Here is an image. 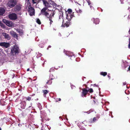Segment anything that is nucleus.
<instances>
[{
	"mask_svg": "<svg viewBox=\"0 0 130 130\" xmlns=\"http://www.w3.org/2000/svg\"><path fill=\"white\" fill-rule=\"evenodd\" d=\"M0 130H1V129L0 128Z\"/></svg>",
	"mask_w": 130,
	"mask_h": 130,
	"instance_id": "50",
	"label": "nucleus"
},
{
	"mask_svg": "<svg viewBox=\"0 0 130 130\" xmlns=\"http://www.w3.org/2000/svg\"><path fill=\"white\" fill-rule=\"evenodd\" d=\"M2 35L4 37L5 39H10V38L9 34L5 32L2 33Z\"/></svg>",
	"mask_w": 130,
	"mask_h": 130,
	"instance_id": "13",
	"label": "nucleus"
},
{
	"mask_svg": "<svg viewBox=\"0 0 130 130\" xmlns=\"http://www.w3.org/2000/svg\"><path fill=\"white\" fill-rule=\"evenodd\" d=\"M43 2H44L46 0H41Z\"/></svg>",
	"mask_w": 130,
	"mask_h": 130,
	"instance_id": "44",
	"label": "nucleus"
},
{
	"mask_svg": "<svg viewBox=\"0 0 130 130\" xmlns=\"http://www.w3.org/2000/svg\"><path fill=\"white\" fill-rule=\"evenodd\" d=\"M23 104V106H21V108L22 109H24L25 108V106H26V103L25 102H22V103L21 104V105H22V104Z\"/></svg>",
	"mask_w": 130,
	"mask_h": 130,
	"instance_id": "22",
	"label": "nucleus"
},
{
	"mask_svg": "<svg viewBox=\"0 0 130 130\" xmlns=\"http://www.w3.org/2000/svg\"><path fill=\"white\" fill-rule=\"evenodd\" d=\"M80 130H86V129L84 128H80Z\"/></svg>",
	"mask_w": 130,
	"mask_h": 130,
	"instance_id": "39",
	"label": "nucleus"
},
{
	"mask_svg": "<svg viewBox=\"0 0 130 130\" xmlns=\"http://www.w3.org/2000/svg\"><path fill=\"white\" fill-rule=\"evenodd\" d=\"M93 101L94 102V104H95V103H96V102L95 101V100H93Z\"/></svg>",
	"mask_w": 130,
	"mask_h": 130,
	"instance_id": "41",
	"label": "nucleus"
},
{
	"mask_svg": "<svg viewBox=\"0 0 130 130\" xmlns=\"http://www.w3.org/2000/svg\"><path fill=\"white\" fill-rule=\"evenodd\" d=\"M35 9L31 7L30 5L28 6V12L30 16H32L35 14Z\"/></svg>",
	"mask_w": 130,
	"mask_h": 130,
	"instance_id": "6",
	"label": "nucleus"
},
{
	"mask_svg": "<svg viewBox=\"0 0 130 130\" xmlns=\"http://www.w3.org/2000/svg\"><path fill=\"white\" fill-rule=\"evenodd\" d=\"M100 74L101 75L105 76L107 75V73L106 72H101L100 73Z\"/></svg>",
	"mask_w": 130,
	"mask_h": 130,
	"instance_id": "21",
	"label": "nucleus"
},
{
	"mask_svg": "<svg viewBox=\"0 0 130 130\" xmlns=\"http://www.w3.org/2000/svg\"><path fill=\"white\" fill-rule=\"evenodd\" d=\"M76 12L77 13H81L82 11V10H81L79 9H78V10H76Z\"/></svg>",
	"mask_w": 130,
	"mask_h": 130,
	"instance_id": "30",
	"label": "nucleus"
},
{
	"mask_svg": "<svg viewBox=\"0 0 130 130\" xmlns=\"http://www.w3.org/2000/svg\"><path fill=\"white\" fill-rule=\"evenodd\" d=\"M51 7L53 6L54 8H56V7H58L59 5H58L55 2L53 1H52L51 2Z\"/></svg>",
	"mask_w": 130,
	"mask_h": 130,
	"instance_id": "15",
	"label": "nucleus"
},
{
	"mask_svg": "<svg viewBox=\"0 0 130 130\" xmlns=\"http://www.w3.org/2000/svg\"><path fill=\"white\" fill-rule=\"evenodd\" d=\"M31 107V106H29L28 107H29H29Z\"/></svg>",
	"mask_w": 130,
	"mask_h": 130,
	"instance_id": "48",
	"label": "nucleus"
},
{
	"mask_svg": "<svg viewBox=\"0 0 130 130\" xmlns=\"http://www.w3.org/2000/svg\"><path fill=\"white\" fill-rule=\"evenodd\" d=\"M43 3L44 7L41 10L40 13L42 15L49 13L46 10L48 8L51 7V2L46 0L43 2Z\"/></svg>",
	"mask_w": 130,
	"mask_h": 130,
	"instance_id": "1",
	"label": "nucleus"
},
{
	"mask_svg": "<svg viewBox=\"0 0 130 130\" xmlns=\"http://www.w3.org/2000/svg\"><path fill=\"white\" fill-rule=\"evenodd\" d=\"M94 86H96V87H99V86L98 85H96L95 84H94Z\"/></svg>",
	"mask_w": 130,
	"mask_h": 130,
	"instance_id": "38",
	"label": "nucleus"
},
{
	"mask_svg": "<svg viewBox=\"0 0 130 130\" xmlns=\"http://www.w3.org/2000/svg\"><path fill=\"white\" fill-rule=\"evenodd\" d=\"M67 12L68 13L67 15L66 18L69 21V20H70L73 17V15L71 14L72 12V10L71 9H69L68 10Z\"/></svg>",
	"mask_w": 130,
	"mask_h": 130,
	"instance_id": "7",
	"label": "nucleus"
},
{
	"mask_svg": "<svg viewBox=\"0 0 130 130\" xmlns=\"http://www.w3.org/2000/svg\"><path fill=\"white\" fill-rule=\"evenodd\" d=\"M86 88H83L82 89V93L81 96L82 97H86V95L88 92V91Z\"/></svg>",
	"mask_w": 130,
	"mask_h": 130,
	"instance_id": "9",
	"label": "nucleus"
},
{
	"mask_svg": "<svg viewBox=\"0 0 130 130\" xmlns=\"http://www.w3.org/2000/svg\"><path fill=\"white\" fill-rule=\"evenodd\" d=\"M10 45V44L7 42H2L0 43V46L4 47L6 48H8Z\"/></svg>",
	"mask_w": 130,
	"mask_h": 130,
	"instance_id": "10",
	"label": "nucleus"
},
{
	"mask_svg": "<svg viewBox=\"0 0 130 130\" xmlns=\"http://www.w3.org/2000/svg\"><path fill=\"white\" fill-rule=\"evenodd\" d=\"M70 23L69 21H66V23L64 24V27L66 26L67 27L69 26L70 25Z\"/></svg>",
	"mask_w": 130,
	"mask_h": 130,
	"instance_id": "20",
	"label": "nucleus"
},
{
	"mask_svg": "<svg viewBox=\"0 0 130 130\" xmlns=\"http://www.w3.org/2000/svg\"><path fill=\"white\" fill-rule=\"evenodd\" d=\"M8 17L10 19L12 20H15L17 18V15L15 13L9 14L8 15Z\"/></svg>",
	"mask_w": 130,
	"mask_h": 130,
	"instance_id": "8",
	"label": "nucleus"
},
{
	"mask_svg": "<svg viewBox=\"0 0 130 130\" xmlns=\"http://www.w3.org/2000/svg\"><path fill=\"white\" fill-rule=\"evenodd\" d=\"M90 6V7L91 9H92L93 8V7L92 6V4H91L89 5Z\"/></svg>",
	"mask_w": 130,
	"mask_h": 130,
	"instance_id": "35",
	"label": "nucleus"
},
{
	"mask_svg": "<svg viewBox=\"0 0 130 130\" xmlns=\"http://www.w3.org/2000/svg\"><path fill=\"white\" fill-rule=\"evenodd\" d=\"M3 22L7 26L9 27H11L13 25V24L12 22L6 20L5 19H3Z\"/></svg>",
	"mask_w": 130,
	"mask_h": 130,
	"instance_id": "5",
	"label": "nucleus"
},
{
	"mask_svg": "<svg viewBox=\"0 0 130 130\" xmlns=\"http://www.w3.org/2000/svg\"><path fill=\"white\" fill-rule=\"evenodd\" d=\"M50 78H51V79H56L57 78V75H56L55 73H54L53 74H50Z\"/></svg>",
	"mask_w": 130,
	"mask_h": 130,
	"instance_id": "12",
	"label": "nucleus"
},
{
	"mask_svg": "<svg viewBox=\"0 0 130 130\" xmlns=\"http://www.w3.org/2000/svg\"><path fill=\"white\" fill-rule=\"evenodd\" d=\"M107 76L109 78V79H110L111 77L109 74H108L107 75Z\"/></svg>",
	"mask_w": 130,
	"mask_h": 130,
	"instance_id": "36",
	"label": "nucleus"
},
{
	"mask_svg": "<svg viewBox=\"0 0 130 130\" xmlns=\"http://www.w3.org/2000/svg\"><path fill=\"white\" fill-rule=\"evenodd\" d=\"M32 1L33 4L36 3L37 2L38 3L39 2H38L37 0H32Z\"/></svg>",
	"mask_w": 130,
	"mask_h": 130,
	"instance_id": "27",
	"label": "nucleus"
},
{
	"mask_svg": "<svg viewBox=\"0 0 130 130\" xmlns=\"http://www.w3.org/2000/svg\"><path fill=\"white\" fill-rule=\"evenodd\" d=\"M123 85H125L126 84V83L125 82H123Z\"/></svg>",
	"mask_w": 130,
	"mask_h": 130,
	"instance_id": "40",
	"label": "nucleus"
},
{
	"mask_svg": "<svg viewBox=\"0 0 130 130\" xmlns=\"http://www.w3.org/2000/svg\"><path fill=\"white\" fill-rule=\"evenodd\" d=\"M128 47L130 48V38L129 39V43L128 45Z\"/></svg>",
	"mask_w": 130,
	"mask_h": 130,
	"instance_id": "33",
	"label": "nucleus"
},
{
	"mask_svg": "<svg viewBox=\"0 0 130 130\" xmlns=\"http://www.w3.org/2000/svg\"><path fill=\"white\" fill-rule=\"evenodd\" d=\"M17 3V0H9L7 3V6L12 8L14 7Z\"/></svg>",
	"mask_w": 130,
	"mask_h": 130,
	"instance_id": "4",
	"label": "nucleus"
},
{
	"mask_svg": "<svg viewBox=\"0 0 130 130\" xmlns=\"http://www.w3.org/2000/svg\"><path fill=\"white\" fill-rule=\"evenodd\" d=\"M86 0L87 1V0Z\"/></svg>",
	"mask_w": 130,
	"mask_h": 130,
	"instance_id": "51",
	"label": "nucleus"
},
{
	"mask_svg": "<svg viewBox=\"0 0 130 130\" xmlns=\"http://www.w3.org/2000/svg\"><path fill=\"white\" fill-rule=\"evenodd\" d=\"M86 88L88 89L87 90L88 91V92L89 91L90 93H92L93 92V91L92 88L89 89V88L87 87H86Z\"/></svg>",
	"mask_w": 130,
	"mask_h": 130,
	"instance_id": "23",
	"label": "nucleus"
},
{
	"mask_svg": "<svg viewBox=\"0 0 130 130\" xmlns=\"http://www.w3.org/2000/svg\"><path fill=\"white\" fill-rule=\"evenodd\" d=\"M29 68H28L27 69V71H29Z\"/></svg>",
	"mask_w": 130,
	"mask_h": 130,
	"instance_id": "43",
	"label": "nucleus"
},
{
	"mask_svg": "<svg viewBox=\"0 0 130 130\" xmlns=\"http://www.w3.org/2000/svg\"><path fill=\"white\" fill-rule=\"evenodd\" d=\"M51 46L50 45H49V46H48V47L47 49H48V48H51Z\"/></svg>",
	"mask_w": 130,
	"mask_h": 130,
	"instance_id": "42",
	"label": "nucleus"
},
{
	"mask_svg": "<svg viewBox=\"0 0 130 130\" xmlns=\"http://www.w3.org/2000/svg\"><path fill=\"white\" fill-rule=\"evenodd\" d=\"M55 70L53 68H51L49 72H54V71Z\"/></svg>",
	"mask_w": 130,
	"mask_h": 130,
	"instance_id": "28",
	"label": "nucleus"
},
{
	"mask_svg": "<svg viewBox=\"0 0 130 130\" xmlns=\"http://www.w3.org/2000/svg\"><path fill=\"white\" fill-rule=\"evenodd\" d=\"M42 92L43 93L44 96H45L46 94L49 92V91L47 90H42Z\"/></svg>",
	"mask_w": 130,
	"mask_h": 130,
	"instance_id": "18",
	"label": "nucleus"
},
{
	"mask_svg": "<svg viewBox=\"0 0 130 130\" xmlns=\"http://www.w3.org/2000/svg\"><path fill=\"white\" fill-rule=\"evenodd\" d=\"M93 22L96 24H98L100 22L99 19L98 18L93 19Z\"/></svg>",
	"mask_w": 130,
	"mask_h": 130,
	"instance_id": "16",
	"label": "nucleus"
},
{
	"mask_svg": "<svg viewBox=\"0 0 130 130\" xmlns=\"http://www.w3.org/2000/svg\"><path fill=\"white\" fill-rule=\"evenodd\" d=\"M19 49L16 45L13 46L11 48V54L13 56L18 54L19 53Z\"/></svg>",
	"mask_w": 130,
	"mask_h": 130,
	"instance_id": "3",
	"label": "nucleus"
},
{
	"mask_svg": "<svg viewBox=\"0 0 130 130\" xmlns=\"http://www.w3.org/2000/svg\"><path fill=\"white\" fill-rule=\"evenodd\" d=\"M52 79H51V78L49 80L46 82V84H48L49 85L51 84L52 83Z\"/></svg>",
	"mask_w": 130,
	"mask_h": 130,
	"instance_id": "24",
	"label": "nucleus"
},
{
	"mask_svg": "<svg viewBox=\"0 0 130 130\" xmlns=\"http://www.w3.org/2000/svg\"><path fill=\"white\" fill-rule=\"evenodd\" d=\"M25 1L27 3H29L30 4L29 0H25Z\"/></svg>",
	"mask_w": 130,
	"mask_h": 130,
	"instance_id": "34",
	"label": "nucleus"
},
{
	"mask_svg": "<svg viewBox=\"0 0 130 130\" xmlns=\"http://www.w3.org/2000/svg\"><path fill=\"white\" fill-rule=\"evenodd\" d=\"M26 100L28 101H30L31 100V98L29 96H28L26 98Z\"/></svg>",
	"mask_w": 130,
	"mask_h": 130,
	"instance_id": "29",
	"label": "nucleus"
},
{
	"mask_svg": "<svg viewBox=\"0 0 130 130\" xmlns=\"http://www.w3.org/2000/svg\"><path fill=\"white\" fill-rule=\"evenodd\" d=\"M36 22L39 24H41V22L39 18H37L36 20Z\"/></svg>",
	"mask_w": 130,
	"mask_h": 130,
	"instance_id": "25",
	"label": "nucleus"
},
{
	"mask_svg": "<svg viewBox=\"0 0 130 130\" xmlns=\"http://www.w3.org/2000/svg\"><path fill=\"white\" fill-rule=\"evenodd\" d=\"M99 117H97V118H98V119Z\"/></svg>",
	"mask_w": 130,
	"mask_h": 130,
	"instance_id": "46",
	"label": "nucleus"
},
{
	"mask_svg": "<svg viewBox=\"0 0 130 130\" xmlns=\"http://www.w3.org/2000/svg\"><path fill=\"white\" fill-rule=\"evenodd\" d=\"M22 5L20 4H18L15 6L14 10L15 11H20L22 8Z\"/></svg>",
	"mask_w": 130,
	"mask_h": 130,
	"instance_id": "11",
	"label": "nucleus"
},
{
	"mask_svg": "<svg viewBox=\"0 0 130 130\" xmlns=\"http://www.w3.org/2000/svg\"><path fill=\"white\" fill-rule=\"evenodd\" d=\"M96 118L94 117L93 119L91 121V122H94L96 121Z\"/></svg>",
	"mask_w": 130,
	"mask_h": 130,
	"instance_id": "26",
	"label": "nucleus"
},
{
	"mask_svg": "<svg viewBox=\"0 0 130 130\" xmlns=\"http://www.w3.org/2000/svg\"><path fill=\"white\" fill-rule=\"evenodd\" d=\"M70 1H71V2H72V1H73L72 0H70Z\"/></svg>",
	"mask_w": 130,
	"mask_h": 130,
	"instance_id": "45",
	"label": "nucleus"
},
{
	"mask_svg": "<svg viewBox=\"0 0 130 130\" xmlns=\"http://www.w3.org/2000/svg\"><path fill=\"white\" fill-rule=\"evenodd\" d=\"M129 32H130V29L129 30Z\"/></svg>",
	"mask_w": 130,
	"mask_h": 130,
	"instance_id": "49",
	"label": "nucleus"
},
{
	"mask_svg": "<svg viewBox=\"0 0 130 130\" xmlns=\"http://www.w3.org/2000/svg\"><path fill=\"white\" fill-rule=\"evenodd\" d=\"M130 70V65L129 66V67L128 68V70H127V71H128Z\"/></svg>",
	"mask_w": 130,
	"mask_h": 130,
	"instance_id": "37",
	"label": "nucleus"
},
{
	"mask_svg": "<svg viewBox=\"0 0 130 130\" xmlns=\"http://www.w3.org/2000/svg\"><path fill=\"white\" fill-rule=\"evenodd\" d=\"M10 34L12 35V36L14 37H17V35L16 33L14 31H12L10 32Z\"/></svg>",
	"mask_w": 130,
	"mask_h": 130,
	"instance_id": "17",
	"label": "nucleus"
},
{
	"mask_svg": "<svg viewBox=\"0 0 130 130\" xmlns=\"http://www.w3.org/2000/svg\"><path fill=\"white\" fill-rule=\"evenodd\" d=\"M61 99H60V98H59L58 99V100H56V102H58V101H61Z\"/></svg>",
	"mask_w": 130,
	"mask_h": 130,
	"instance_id": "32",
	"label": "nucleus"
},
{
	"mask_svg": "<svg viewBox=\"0 0 130 130\" xmlns=\"http://www.w3.org/2000/svg\"><path fill=\"white\" fill-rule=\"evenodd\" d=\"M5 10L3 8H0V15H2L5 13Z\"/></svg>",
	"mask_w": 130,
	"mask_h": 130,
	"instance_id": "14",
	"label": "nucleus"
},
{
	"mask_svg": "<svg viewBox=\"0 0 130 130\" xmlns=\"http://www.w3.org/2000/svg\"><path fill=\"white\" fill-rule=\"evenodd\" d=\"M35 95V94H34L33 95H32V96L33 95Z\"/></svg>",
	"mask_w": 130,
	"mask_h": 130,
	"instance_id": "47",
	"label": "nucleus"
},
{
	"mask_svg": "<svg viewBox=\"0 0 130 130\" xmlns=\"http://www.w3.org/2000/svg\"><path fill=\"white\" fill-rule=\"evenodd\" d=\"M55 13V11H52L50 13H49L43 15L49 19V20L50 21V25L52 24V23L53 22L52 19L54 17Z\"/></svg>",
	"mask_w": 130,
	"mask_h": 130,
	"instance_id": "2",
	"label": "nucleus"
},
{
	"mask_svg": "<svg viewBox=\"0 0 130 130\" xmlns=\"http://www.w3.org/2000/svg\"><path fill=\"white\" fill-rule=\"evenodd\" d=\"M87 2L89 5L92 4L89 0H87Z\"/></svg>",
	"mask_w": 130,
	"mask_h": 130,
	"instance_id": "31",
	"label": "nucleus"
},
{
	"mask_svg": "<svg viewBox=\"0 0 130 130\" xmlns=\"http://www.w3.org/2000/svg\"><path fill=\"white\" fill-rule=\"evenodd\" d=\"M94 111V109H90L89 111H88L87 112L83 111L82 112V113H87L88 114H89L90 113H91Z\"/></svg>",
	"mask_w": 130,
	"mask_h": 130,
	"instance_id": "19",
	"label": "nucleus"
}]
</instances>
